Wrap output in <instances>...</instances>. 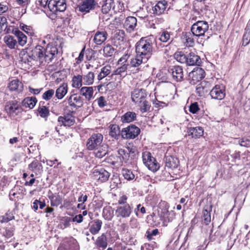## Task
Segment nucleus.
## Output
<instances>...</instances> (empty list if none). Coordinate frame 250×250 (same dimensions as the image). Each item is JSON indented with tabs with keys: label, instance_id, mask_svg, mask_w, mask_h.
Masks as SVG:
<instances>
[{
	"label": "nucleus",
	"instance_id": "f257e3e1",
	"mask_svg": "<svg viewBox=\"0 0 250 250\" xmlns=\"http://www.w3.org/2000/svg\"><path fill=\"white\" fill-rule=\"evenodd\" d=\"M155 43L158 48L166 46L167 45L158 43L153 37L142 38L136 44V51L137 54L144 57L145 61H147L155 51L153 45Z\"/></svg>",
	"mask_w": 250,
	"mask_h": 250
},
{
	"label": "nucleus",
	"instance_id": "f03ea898",
	"mask_svg": "<svg viewBox=\"0 0 250 250\" xmlns=\"http://www.w3.org/2000/svg\"><path fill=\"white\" fill-rule=\"evenodd\" d=\"M103 135L100 133H93L87 139L86 143V148L92 151L97 148L103 142Z\"/></svg>",
	"mask_w": 250,
	"mask_h": 250
},
{
	"label": "nucleus",
	"instance_id": "7ed1b4c3",
	"mask_svg": "<svg viewBox=\"0 0 250 250\" xmlns=\"http://www.w3.org/2000/svg\"><path fill=\"white\" fill-rule=\"evenodd\" d=\"M142 158L144 164L148 168L153 172L157 171L160 168L159 163L156 159L152 157L149 152H145L142 154Z\"/></svg>",
	"mask_w": 250,
	"mask_h": 250
},
{
	"label": "nucleus",
	"instance_id": "20e7f679",
	"mask_svg": "<svg viewBox=\"0 0 250 250\" xmlns=\"http://www.w3.org/2000/svg\"><path fill=\"white\" fill-rule=\"evenodd\" d=\"M140 133V129L134 125H130L121 130V136L125 139L135 138Z\"/></svg>",
	"mask_w": 250,
	"mask_h": 250
},
{
	"label": "nucleus",
	"instance_id": "39448f33",
	"mask_svg": "<svg viewBox=\"0 0 250 250\" xmlns=\"http://www.w3.org/2000/svg\"><path fill=\"white\" fill-rule=\"evenodd\" d=\"M208 25L207 21H199L194 23L191 27V31L193 35L202 36L208 30Z\"/></svg>",
	"mask_w": 250,
	"mask_h": 250
},
{
	"label": "nucleus",
	"instance_id": "423d86ee",
	"mask_svg": "<svg viewBox=\"0 0 250 250\" xmlns=\"http://www.w3.org/2000/svg\"><path fill=\"white\" fill-rule=\"evenodd\" d=\"M68 105L72 110H76L83 106V99L80 94H73L66 98ZM73 112V111H72Z\"/></svg>",
	"mask_w": 250,
	"mask_h": 250
},
{
	"label": "nucleus",
	"instance_id": "0eeeda50",
	"mask_svg": "<svg viewBox=\"0 0 250 250\" xmlns=\"http://www.w3.org/2000/svg\"><path fill=\"white\" fill-rule=\"evenodd\" d=\"M92 177L100 183L108 181L110 173L103 167H96L93 170Z\"/></svg>",
	"mask_w": 250,
	"mask_h": 250
},
{
	"label": "nucleus",
	"instance_id": "6e6552de",
	"mask_svg": "<svg viewBox=\"0 0 250 250\" xmlns=\"http://www.w3.org/2000/svg\"><path fill=\"white\" fill-rule=\"evenodd\" d=\"M66 0H50L48 9L54 14L57 12H63L66 10Z\"/></svg>",
	"mask_w": 250,
	"mask_h": 250
},
{
	"label": "nucleus",
	"instance_id": "1a4fd4ad",
	"mask_svg": "<svg viewBox=\"0 0 250 250\" xmlns=\"http://www.w3.org/2000/svg\"><path fill=\"white\" fill-rule=\"evenodd\" d=\"M133 207L130 205L119 206L115 210V215L120 219L129 218L133 211Z\"/></svg>",
	"mask_w": 250,
	"mask_h": 250
},
{
	"label": "nucleus",
	"instance_id": "9d476101",
	"mask_svg": "<svg viewBox=\"0 0 250 250\" xmlns=\"http://www.w3.org/2000/svg\"><path fill=\"white\" fill-rule=\"evenodd\" d=\"M146 91L143 88L135 89L131 94V100L135 104H141L146 99Z\"/></svg>",
	"mask_w": 250,
	"mask_h": 250
},
{
	"label": "nucleus",
	"instance_id": "9b49d317",
	"mask_svg": "<svg viewBox=\"0 0 250 250\" xmlns=\"http://www.w3.org/2000/svg\"><path fill=\"white\" fill-rule=\"evenodd\" d=\"M5 110L9 115H18L21 111V107L16 101H11L6 103Z\"/></svg>",
	"mask_w": 250,
	"mask_h": 250
},
{
	"label": "nucleus",
	"instance_id": "f8f14e48",
	"mask_svg": "<svg viewBox=\"0 0 250 250\" xmlns=\"http://www.w3.org/2000/svg\"><path fill=\"white\" fill-rule=\"evenodd\" d=\"M210 95L212 99L221 100L226 95L225 87L223 85H216L211 90Z\"/></svg>",
	"mask_w": 250,
	"mask_h": 250
},
{
	"label": "nucleus",
	"instance_id": "ddd939ff",
	"mask_svg": "<svg viewBox=\"0 0 250 250\" xmlns=\"http://www.w3.org/2000/svg\"><path fill=\"white\" fill-rule=\"evenodd\" d=\"M57 53L58 49L56 46L52 44H48L43 52V61L48 63L50 62Z\"/></svg>",
	"mask_w": 250,
	"mask_h": 250
},
{
	"label": "nucleus",
	"instance_id": "4468645a",
	"mask_svg": "<svg viewBox=\"0 0 250 250\" xmlns=\"http://www.w3.org/2000/svg\"><path fill=\"white\" fill-rule=\"evenodd\" d=\"M168 72L176 82H181L183 80V70L181 66L175 65L169 67Z\"/></svg>",
	"mask_w": 250,
	"mask_h": 250
},
{
	"label": "nucleus",
	"instance_id": "2eb2a0df",
	"mask_svg": "<svg viewBox=\"0 0 250 250\" xmlns=\"http://www.w3.org/2000/svg\"><path fill=\"white\" fill-rule=\"evenodd\" d=\"M96 5L95 0H84L80 4L78 8L82 12L88 13L90 10H93Z\"/></svg>",
	"mask_w": 250,
	"mask_h": 250
},
{
	"label": "nucleus",
	"instance_id": "dca6fc26",
	"mask_svg": "<svg viewBox=\"0 0 250 250\" xmlns=\"http://www.w3.org/2000/svg\"><path fill=\"white\" fill-rule=\"evenodd\" d=\"M58 121L61 125L68 127L73 125L75 122L74 117L71 113H68L64 116H59Z\"/></svg>",
	"mask_w": 250,
	"mask_h": 250
},
{
	"label": "nucleus",
	"instance_id": "f3484780",
	"mask_svg": "<svg viewBox=\"0 0 250 250\" xmlns=\"http://www.w3.org/2000/svg\"><path fill=\"white\" fill-rule=\"evenodd\" d=\"M44 48L41 45H37L31 51V58L33 61H39L42 62L43 61V52Z\"/></svg>",
	"mask_w": 250,
	"mask_h": 250
},
{
	"label": "nucleus",
	"instance_id": "a211bd4d",
	"mask_svg": "<svg viewBox=\"0 0 250 250\" xmlns=\"http://www.w3.org/2000/svg\"><path fill=\"white\" fill-rule=\"evenodd\" d=\"M167 7V2L165 0L159 1L152 7V14L155 16H160L164 13Z\"/></svg>",
	"mask_w": 250,
	"mask_h": 250
},
{
	"label": "nucleus",
	"instance_id": "6ab92c4d",
	"mask_svg": "<svg viewBox=\"0 0 250 250\" xmlns=\"http://www.w3.org/2000/svg\"><path fill=\"white\" fill-rule=\"evenodd\" d=\"M210 83L206 81H203L198 84L196 88V91L199 96H202L210 90Z\"/></svg>",
	"mask_w": 250,
	"mask_h": 250
},
{
	"label": "nucleus",
	"instance_id": "aec40b11",
	"mask_svg": "<svg viewBox=\"0 0 250 250\" xmlns=\"http://www.w3.org/2000/svg\"><path fill=\"white\" fill-rule=\"evenodd\" d=\"M107 36V33L105 31H98L94 36L93 41L96 45H101L106 41Z\"/></svg>",
	"mask_w": 250,
	"mask_h": 250
},
{
	"label": "nucleus",
	"instance_id": "412c9836",
	"mask_svg": "<svg viewBox=\"0 0 250 250\" xmlns=\"http://www.w3.org/2000/svg\"><path fill=\"white\" fill-rule=\"evenodd\" d=\"M187 64L188 65H200L201 60L200 57L193 52L188 53Z\"/></svg>",
	"mask_w": 250,
	"mask_h": 250
},
{
	"label": "nucleus",
	"instance_id": "4be33fe9",
	"mask_svg": "<svg viewBox=\"0 0 250 250\" xmlns=\"http://www.w3.org/2000/svg\"><path fill=\"white\" fill-rule=\"evenodd\" d=\"M212 210V205L207 204L203 208V223L206 225H208L211 221L210 212Z\"/></svg>",
	"mask_w": 250,
	"mask_h": 250
},
{
	"label": "nucleus",
	"instance_id": "5701e85b",
	"mask_svg": "<svg viewBox=\"0 0 250 250\" xmlns=\"http://www.w3.org/2000/svg\"><path fill=\"white\" fill-rule=\"evenodd\" d=\"M94 89L92 86L82 87L80 90V94L84 97L86 100L90 101L93 97Z\"/></svg>",
	"mask_w": 250,
	"mask_h": 250
},
{
	"label": "nucleus",
	"instance_id": "b1692460",
	"mask_svg": "<svg viewBox=\"0 0 250 250\" xmlns=\"http://www.w3.org/2000/svg\"><path fill=\"white\" fill-rule=\"evenodd\" d=\"M187 133L188 135L192 138H198L203 136L204 130L200 126L189 127L188 128Z\"/></svg>",
	"mask_w": 250,
	"mask_h": 250
},
{
	"label": "nucleus",
	"instance_id": "393cba45",
	"mask_svg": "<svg viewBox=\"0 0 250 250\" xmlns=\"http://www.w3.org/2000/svg\"><path fill=\"white\" fill-rule=\"evenodd\" d=\"M137 19L134 17H128L126 18L124 26L126 29L131 32L133 31L137 25Z\"/></svg>",
	"mask_w": 250,
	"mask_h": 250
},
{
	"label": "nucleus",
	"instance_id": "a878e982",
	"mask_svg": "<svg viewBox=\"0 0 250 250\" xmlns=\"http://www.w3.org/2000/svg\"><path fill=\"white\" fill-rule=\"evenodd\" d=\"M94 150L95 151V156L97 158H102L108 154V146L106 144L102 143L97 148Z\"/></svg>",
	"mask_w": 250,
	"mask_h": 250
},
{
	"label": "nucleus",
	"instance_id": "bb28decb",
	"mask_svg": "<svg viewBox=\"0 0 250 250\" xmlns=\"http://www.w3.org/2000/svg\"><path fill=\"white\" fill-rule=\"evenodd\" d=\"M95 246L99 250H104L107 246V239L106 235L103 233L99 236L95 242Z\"/></svg>",
	"mask_w": 250,
	"mask_h": 250
},
{
	"label": "nucleus",
	"instance_id": "cd10ccee",
	"mask_svg": "<svg viewBox=\"0 0 250 250\" xmlns=\"http://www.w3.org/2000/svg\"><path fill=\"white\" fill-rule=\"evenodd\" d=\"M124 36L125 33L124 31H116L112 39L114 45L116 46L121 45L124 42Z\"/></svg>",
	"mask_w": 250,
	"mask_h": 250
},
{
	"label": "nucleus",
	"instance_id": "c85d7f7f",
	"mask_svg": "<svg viewBox=\"0 0 250 250\" xmlns=\"http://www.w3.org/2000/svg\"><path fill=\"white\" fill-rule=\"evenodd\" d=\"M103 222L101 220L96 219L94 220L91 225H89V231L93 234L95 235L99 233L101 229Z\"/></svg>",
	"mask_w": 250,
	"mask_h": 250
},
{
	"label": "nucleus",
	"instance_id": "c756f323",
	"mask_svg": "<svg viewBox=\"0 0 250 250\" xmlns=\"http://www.w3.org/2000/svg\"><path fill=\"white\" fill-rule=\"evenodd\" d=\"M13 33L16 36L18 40V45L23 46L27 42V37L19 29L13 30Z\"/></svg>",
	"mask_w": 250,
	"mask_h": 250
},
{
	"label": "nucleus",
	"instance_id": "7c9ffc66",
	"mask_svg": "<svg viewBox=\"0 0 250 250\" xmlns=\"http://www.w3.org/2000/svg\"><path fill=\"white\" fill-rule=\"evenodd\" d=\"M190 76H192L193 81H199L205 76V72L201 68L198 67L190 73Z\"/></svg>",
	"mask_w": 250,
	"mask_h": 250
},
{
	"label": "nucleus",
	"instance_id": "2f4dec72",
	"mask_svg": "<svg viewBox=\"0 0 250 250\" xmlns=\"http://www.w3.org/2000/svg\"><path fill=\"white\" fill-rule=\"evenodd\" d=\"M179 161L177 158L172 156H166L165 157L166 166L169 168H175L178 166Z\"/></svg>",
	"mask_w": 250,
	"mask_h": 250
},
{
	"label": "nucleus",
	"instance_id": "473e14b6",
	"mask_svg": "<svg viewBox=\"0 0 250 250\" xmlns=\"http://www.w3.org/2000/svg\"><path fill=\"white\" fill-rule=\"evenodd\" d=\"M68 92V86L66 83H62L56 90L55 96L58 99H62Z\"/></svg>",
	"mask_w": 250,
	"mask_h": 250
},
{
	"label": "nucleus",
	"instance_id": "72a5a7b5",
	"mask_svg": "<svg viewBox=\"0 0 250 250\" xmlns=\"http://www.w3.org/2000/svg\"><path fill=\"white\" fill-rule=\"evenodd\" d=\"M4 41L7 46L10 49H15L18 46L17 39L13 36H6L4 38Z\"/></svg>",
	"mask_w": 250,
	"mask_h": 250
},
{
	"label": "nucleus",
	"instance_id": "f704fd0d",
	"mask_svg": "<svg viewBox=\"0 0 250 250\" xmlns=\"http://www.w3.org/2000/svg\"><path fill=\"white\" fill-rule=\"evenodd\" d=\"M8 87L10 91H17L20 92L22 90L23 84L19 80L16 79L12 81Z\"/></svg>",
	"mask_w": 250,
	"mask_h": 250
},
{
	"label": "nucleus",
	"instance_id": "c9c22d12",
	"mask_svg": "<svg viewBox=\"0 0 250 250\" xmlns=\"http://www.w3.org/2000/svg\"><path fill=\"white\" fill-rule=\"evenodd\" d=\"M37 100L36 97H26L22 102L23 106L29 109H32L36 105Z\"/></svg>",
	"mask_w": 250,
	"mask_h": 250
},
{
	"label": "nucleus",
	"instance_id": "e433bc0d",
	"mask_svg": "<svg viewBox=\"0 0 250 250\" xmlns=\"http://www.w3.org/2000/svg\"><path fill=\"white\" fill-rule=\"evenodd\" d=\"M48 197L50 200L51 206L57 207L62 204V199L59 195H55L50 192L49 193Z\"/></svg>",
	"mask_w": 250,
	"mask_h": 250
},
{
	"label": "nucleus",
	"instance_id": "4c0bfd02",
	"mask_svg": "<svg viewBox=\"0 0 250 250\" xmlns=\"http://www.w3.org/2000/svg\"><path fill=\"white\" fill-rule=\"evenodd\" d=\"M20 57L21 62L29 64L33 59L31 58V53L27 52L26 49H22L20 53Z\"/></svg>",
	"mask_w": 250,
	"mask_h": 250
},
{
	"label": "nucleus",
	"instance_id": "58836bf2",
	"mask_svg": "<svg viewBox=\"0 0 250 250\" xmlns=\"http://www.w3.org/2000/svg\"><path fill=\"white\" fill-rule=\"evenodd\" d=\"M83 83V75H74L72 79V86L73 88L79 89L81 88Z\"/></svg>",
	"mask_w": 250,
	"mask_h": 250
},
{
	"label": "nucleus",
	"instance_id": "ea45409f",
	"mask_svg": "<svg viewBox=\"0 0 250 250\" xmlns=\"http://www.w3.org/2000/svg\"><path fill=\"white\" fill-rule=\"evenodd\" d=\"M83 83L85 85H92L94 81L95 75L94 72L90 71L86 74L83 75Z\"/></svg>",
	"mask_w": 250,
	"mask_h": 250
},
{
	"label": "nucleus",
	"instance_id": "a19ab883",
	"mask_svg": "<svg viewBox=\"0 0 250 250\" xmlns=\"http://www.w3.org/2000/svg\"><path fill=\"white\" fill-rule=\"evenodd\" d=\"M128 65V63H125L121 66L115 70L112 75H120V77L124 78L127 75V69Z\"/></svg>",
	"mask_w": 250,
	"mask_h": 250
},
{
	"label": "nucleus",
	"instance_id": "79ce46f5",
	"mask_svg": "<svg viewBox=\"0 0 250 250\" xmlns=\"http://www.w3.org/2000/svg\"><path fill=\"white\" fill-rule=\"evenodd\" d=\"M136 118V114L134 112L128 111L121 117L123 123H130L134 121Z\"/></svg>",
	"mask_w": 250,
	"mask_h": 250
},
{
	"label": "nucleus",
	"instance_id": "37998d69",
	"mask_svg": "<svg viewBox=\"0 0 250 250\" xmlns=\"http://www.w3.org/2000/svg\"><path fill=\"white\" fill-rule=\"evenodd\" d=\"M111 72V66L109 65H106L102 67L100 72L97 76V79L101 81L104 78L108 76Z\"/></svg>",
	"mask_w": 250,
	"mask_h": 250
},
{
	"label": "nucleus",
	"instance_id": "c03bdc74",
	"mask_svg": "<svg viewBox=\"0 0 250 250\" xmlns=\"http://www.w3.org/2000/svg\"><path fill=\"white\" fill-rule=\"evenodd\" d=\"M121 131L120 130L119 126L117 125H112L110 126V131L109 135L115 139H118Z\"/></svg>",
	"mask_w": 250,
	"mask_h": 250
},
{
	"label": "nucleus",
	"instance_id": "a18cd8bd",
	"mask_svg": "<svg viewBox=\"0 0 250 250\" xmlns=\"http://www.w3.org/2000/svg\"><path fill=\"white\" fill-rule=\"evenodd\" d=\"M188 53H186L183 51L177 52L174 54L175 59L182 63L187 64Z\"/></svg>",
	"mask_w": 250,
	"mask_h": 250
},
{
	"label": "nucleus",
	"instance_id": "49530a36",
	"mask_svg": "<svg viewBox=\"0 0 250 250\" xmlns=\"http://www.w3.org/2000/svg\"><path fill=\"white\" fill-rule=\"evenodd\" d=\"M147 61H145L144 57L137 54V56L135 58L131 60L130 64L132 67H138L142 63H146Z\"/></svg>",
	"mask_w": 250,
	"mask_h": 250
},
{
	"label": "nucleus",
	"instance_id": "de8ad7c7",
	"mask_svg": "<svg viewBox=\"0 0 250 250\" xmlns=\"http://www.w3.org/2000/svg\"><path fill=\"white\" fill-rule=\"evenodd\" d=\"M118 154L120 159L123 162H126L130 156L129 150L128 149L127 150L125 149L120 148L118 150Z\"/></svg>",
	"mask_w": 250,
	"mask_h": 250
},
{
	"label": "nucleus",
	"instance_id": "09e8293b",
	"mask_svg": "<svg viewBox=\"0 0 250 250\" xmlns=\"http://www.w3.org/2000/svg\"><path fill=\"white\" fill-rule=\"evenodd\" d=\"M115 49L110 44H107L103 48L104 56L105 57H111L115 53Z\"/></svg>",
	"mask_w": 250,
	"mask_h": 250
},
{
	"label": "nucleus",
	"instance_id": "8fccbe9b",
	"mask_svg": "<svg viewBox=\"0 0 250 250\" xmlns=\"http://www.w3.org/2000/svg\"><path fill=\"white\" fill-rule=\"evenodd\" d=\"M14 219H15V216L12 211L10 210H8L4 215L0 216V222L1 223H7Z\"/></svg>",
	"mask_w": 250,
	"mask_h": 250
},
{
	"label": "nucleus",
	"instance_id": "3c124183",
	"mask_svg": "<svg viewBox=\"0 0 250 250\" xmlns=\"http://www.w3.org/2000/svg\"><path fill=\"white\" fill-rule=\"evenodd\" d=\"M103 216L105 220H111L113 216V211L109 207H104L103 211Z\"/></svg>",
	"mask_w": 250,
	"mask_h": 250
},
{
	"label": "nucleus",
	"instance_id": "603ef678",
	"mask_svg": "<svg viewBox=\"0 0 250 250\" xmlns=\"http://www.w3.org/2000/svg\"><path fill=\"white\" fill-rule=\"evenodd\" d=\"M122 173L125 179L127 180H132L135 178V175L133 172L127 168H122Z\"/></svg>",
	"mask_w": 250,
	"mask_h": 250
},
{
	"label": "nucleus",
	"instance_id": "864d4df0",
	"mask_svg": "<svg viewBox=\"0 0 250 250\" xmlns=\"http://www.w3.org/2000/svg\"><path fill=\"white\" fill-rule=\"evenodd\" d=\"M103 4L102 6V12L103 14H107L111 8L112 0H103Z\"/></svg>",
	"mask_w": 250,
	"mask_h": 250
},
{
	"label": "nucleus",
	"instance_id": "5fc2aeb1",
	"mask_svg": "<svg viewBox=\"0 0 250 250\" xmlns=\"http://www.w3.org/2000/svg\"><path fill=\"white\" fill-rule=\"evenodd\" d=\"M170 34L167 31H162V32L160 33V37L159 38V40L160 41V43H162V42L163 43H166L168 42L170 40Z\"/></svg>",
	"mask_w": 250,
	"mask_h": 250
},
{
	"label": "nucleus",
	"instance_id": "6e6d98bb",
	"mask_svg": "<svg viewBox=\"0 0 250 250\" xmlns=\"http://www.w3.org/2000/svg\"><path fill=\"white\" fill-rule=\"evenodd\" d=\"M151 218L152 221H153V225L155 226H157L160 224V222L161 221H163L161 218H160V216L159 215H156L155 213H153L151 215L149 216H147V219H149Z\"/></svg>",
	"mask_w": 250,
	"mask_h": 250
},
{
	"label": "nucleus",
	"instance_id": "4d7b16f0",
	"mask_svg": "<svg viewBox=\"0 0 250 250\" xmlns=\"http://www.w3.org/2000/svg\"><path fill=\"white\" fill-rule=\"evenodd\" d=\"M138 104L139 105L140 110L142 113L148 111L150 107V105L146 99L143 100L141 104Z\"/></svg>",
	"mask_w": 250,
	"mask_h": 250
},
{
	"label": "nucleus",
	"instance_id": "13d9d810",
	"mask_svg": "<svg viewBox=\"0 0 250 250\" xmlns=\"http://www.w3.org/2000/svg\"><path fill=\"white\" fill-rule=\"evenodd\" d=\"M42 168L41 164L37 160L33 161L28 165V169L32 171L36 170H40Z\"/></svg>",
	"mask_w": 250,
	"mask_h": 250
},
{
	"label": "nucleus",
	"instance_id": "bf43d9fd",
	"mask_svg": "<svg viewBox=\"0 0 250 250\" xmlns=\"http://www.w3.org/2000/svg\"><path fill=\"white\" fill-rule=\"evenodd\" d=\"M38 111L40 115L42 118L47 117L49 114L48 109L44 106H40L38 108Z\"/></svg>",
	"mask_w": 250,
	"mask_h": 250
},
{
	"label": "nucleus",
	"instance_id": "052dcab7",
	"mask_svg": "<svg viewBox=\"0 0 250 250\" xmlns=\"http://www.w3.org/2000/svg\"><path fill=\"white\" fill-rule=\"evenodd\" d=\"M185 39V43L187 46H192L194 45V41L191 34L190 33L186 34Z\"/></svg>",
	"mask_w": 250,
	"mask_h": 250
},
{
	"label": "nucleus",
	"instance_id": "680f3d73",
	"mask_svg": "<svg viewBox=\"0 0 250 250\" xmlns=\"http://www.w3.org/2000/svg\"><path fill=\"white\" fill-rule=\"evenodd\" d=\"M161 177L162 180L167 181H170L174 179L173 176L171 175L170 172L165 170L162 171Z\"/></svg>",
	"mask_w": 250,
	"mask_h": 250
},
{
	"label": "nucleus",
	"instance_id": "e2e57ef3",
	"mask_svg": "<svg viewBox=\"0 0 250 250\" xmlns=\"http://www.w3.org/2000/svg\"><path fill=\"white\" fill-rule=\"evenodd\" d=\"M54 94V90L52 89H50L45 91L42 96V98L43 100L47 101L50 100Z\"/></svg>",
	"mask_w": 250,
	"mask_h": 250
},
{
	"label": "nucleus",
	"instance_id": "0e129e2a",
	"mask_svg": "<svg viewBox=\"0 0 250 250\" xmlns=\"http://www.w3.org/2000/svg\"><path fill=\"white\" fill-rule=\"evenodd\" d=\"M98 106L100 108H103L105 106L107 105V103L105 100V97L104 96H100L99 98L96 99Z\"/></svg>",
	"mask_w": 250,
	"mask_h": 250
},
{
	"label": "nucleus",
	"instance_id": "69168bd1",
	"mask_svg": "<svg viewBox=\"0 0 250 250\" xmlns=\"http://www.w3.org/2000/svg\"><path fill=\"white\" fill-rule=\"evenodd\" d=\"M250 41V31H246L243 37L242 44L244 46L248 45Z\"/></svg>",
	"mask_w": 250,
	"mask_h": 250
},
{
	"label": "nucleus",
	"instance_id": "338daca9",
	"mask_svg": "<svg viewBox=\"0 0 250 250\" xmlns=\"http://www.w3.org/2000/svg\"><path fill=\"white\" fill-rule=\"evenodd\" d=\"M134 211L137 216H139L138 212L140 211L142 214H144L146 213V210L144 207L142 206L140 204H138L135 208Z\"/></svg>",
	"mask_w": 250,
	"mask_h": 250
},
{
	"label": "nucleus",
	"instance_id": "774afa93",
	"mask_svg": "<svg viewBox=\"0 0 250 250\" xmlns=\"http://www.w3.org/2000/svg\"><path fill=\"white\" fill-rule=\"evenodd\" d=\"M6 28V18L3 16L0 17V34L4 29Z\"/></svg>",
	"mask_w": 250,
	"mask_h": 250
}]
</instances>
